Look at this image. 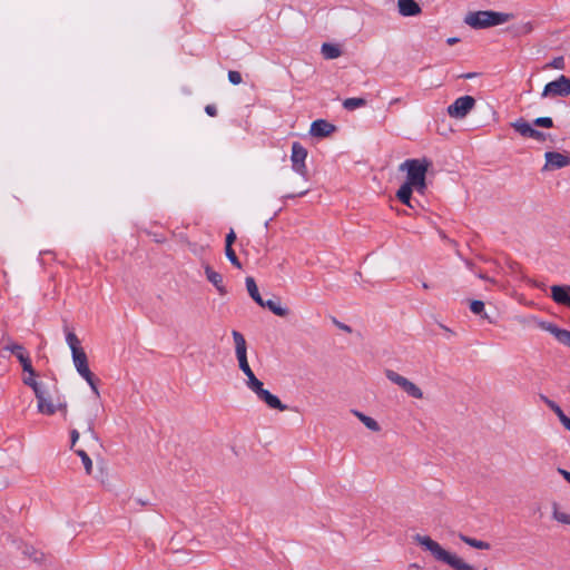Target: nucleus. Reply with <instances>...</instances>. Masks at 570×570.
<instances>
[{
	"label": "nucleus",
	"instance_id": "obj_1",
	"mask_svg": "<svg viewBox=\"0 0 570 570\" xmlns=\"http://www.w3.org/2000/svg\"><path fill=\"white\" fill-rule=\"evenodd\" d=\"M432 165L428 158H412L406 159L400 165L401 171H406L405 185L414 188L420 194H424L426 189V173Z\"/></svg>",
	"mask_w": 570,
	"mask_h": 570
},
{
	"label": "nucleus",
	"instance_id": "obj_2",
	"mask_svg": "<svg viewBox=\"0 0 570 570\" xmlns=\"http://www.w3.org/2000/svg\"><path fill=\"white\" fill-rule=\"evenodd\" d=\"M514 18L513 13L492 10L471 11L464 17V22L473 29H487L503 24Z\"/></svg>",
	"mask_w": 570,
	"mask_h": 570
},
{
	"label": "nucleus",
	"instance_id": "obj_3",
	"mask_svg": "<svg viewBox=\"0 0 570 570\" xmlns=\"http://www.w3.org/2000/svg\"><path fill=\"white\" fill-rule=\"evenodd\" d=\"M232 336L235 343V354L238 361L239 368L249 377L254 375L248 361H247V345L244 335L238 331H233Z\"/></svg>",
	"mask_w": 570,
	"mask_h": 570
},
{
	"label": "nucleus",
	"instance_id": "obj_4",
	"mask_svg": "<svg viewBox=\"0 0 570 570\" xmlns=\"http://www.w3.org/2000/svg\"><path fill=\"white\" fill-rule=\"evenodd\" d=\"M414 540L425 551H429L435 560L441 561L443 563L446 562L451 554L449 551L444 550L440 546V543L431 539L429 535L415 534Z\"/></svg>",
	"mask_w": 570,
	"mask_h": 570
},
{
	"label": "nucleus",
	"instance_id": "obj_5",
	"mask_svg": "<svg viewBox=\"0 0 570 570\" xmlns=\"http://www.w3.org/2000/svg\"><path fill=\"white\" fill-rule=\"evenodd\" d=\"M568 96H570V78L564 75H561L556 80L548 82L541 94L542 98Z\"/></svg>",
	"mask_w": 570,
	"mask_h": 570
},
{
	"label": "nucleus",
	"instance_id": "obj_6",
	"mask_svg": "<svg viewBox=\"0 0 570 570\" xmlns=\"http://www.w3.org/2000/svg\"><path fill=\"white\" fill-rule=\"evenodd\" d=\"M306 158L307 149L301 142L294 141L291 153L292 169L305 179L307 178Z\"/></svg>",
	"mask_w": 570,
	"mask_h": 570
},
{
	"label": "nucleus",
	"instance_id": "obj_7",
	"mask_svg": "<svg viewBox=\"0 0 570 570\" xmlns=\"http://www.w3.org/2000/svg\"><path fill=\"white\" fill-rule=\"evenodd\" d=\"M475 106V99L472 96H462L454 100L448 107V115L455 119L464 118Z\"/></svg>",
	"mask_w": 570,
	"mask_h": 570
},
{
	"label": "nucleus",
	"instance_id": "obj_8",
	"mask_svg": "<svg viewBox=\"0 0 570 570\" xmlns=\"http://www.w3.org/2000/svg\"><path fill=\"white\" fill-rule=\"evenodd\" d=\"M512 128L523 137L532 138L538 141H544L547 135L533 128L534 125L525 121L523 118L517 119L511 124Z\"/></svg>",
	"mask_w": 570,
	"mask_h": 570
},
{
	"label": "nucleus",
	"instance_id": "obj_9",
	"mask_svg": "<svg viewBox=\"0 0 570 570\" xmlns=\"http://www.w3.org/2000/svg\"><path fill=\"white\" fill-rule=\"evenodd\" d=\"M4 348L7 351H10L13 355H16L24 372L31 374V376L36 375L29 354L27 353L22 345L12 343L10 345H7Z\"/></svg>",
	"mask_w": 570,
	"mask_h": 570
},
{
	"label": "nucleus",
	"instance_id": "obj_10",
	"mask_svg": "<svg viewBox=\"0 0 570 570\" xmlns=\"http://www.w3.org/2000/svg\"><path fill=\"white\" fill-rule=\"evenodd\" d=\"M544 170L560 169L570 165V156L557 151H547L544 154Z\"/></svg>",
	"mask_w": 570,
	"mask_h": 570
},
{
	"label": "nucleus",
	"instance_id": "obj_11",
	"mask_svg": "<svg viewBox=\"0 0 570 570\" xmlns=\"http://www.w3.org/2000/svg\"><path fill=\"white\" fill-rule=\"evenodd\" d=\"M538 325L541 330L552 334L558 340V342L570 347V331L560 328L553 323L543 321L538 322Z\"/></svg>",
	"mask_w": 570,
	"mask_h": 570
},
{
	"label": "nucleus",
	"instance_id": "obj_12",
	"mask_svg": "<svg viewBox=\"0 0 570 570\" xmlns=\"http://www.w3.org/2000/svg\"><path fill=\"white\" fill-rule=\"evenodd\" d=\"M336 130V127L325 119L314 120L311 125L309 134L313 137L324 138L328 137Z\"/></svg>",
	"mask_w": 570,
	"mask_h": 570
},
{
	"label": "nucleus",
	"instance_id": "obj_13",
	"mask_svg": "<svg viewBox=\"0 0 570 570\" xmlns=\"http://www.w3.org/2000/svg\"><path fill=\"white\" fill-rule=\"evenodd\" d=\"M73 365L78 372V374L82 379H88L91 371L88 365V358L83 350L81 351H75V353L71 354Z\"/></svg>",
	"mask_w": 570,
	"mask_h": 570
},
{
	"label": "nucleus",
	"instance_id": "obj_14",
	"mask_svg": "<svg viewBox=\"0 0 570 570\" xmlns=\"http://www.w3.org/2000/svg\"><path fill=\"white\" fill-rule=\"evenodd\" d=\"M551 297L557 304L570 307V285L551 286Z\"/></svg>",
	"mask_w": 570,
	"mask_h": 570
},
{
	"label": "nucleus",
	"instance_id": "obj_15",
	"mask_svg": "<svg viewBox=\"0 0 570 570\" xmlns=\"http://www.w3.org/2000/svg\"><path fill=\"white\" fill-rule=\"evenodd\" d=\"M399 13L403 17H415L421 13L420 4L414 0H397Z\"/></svg>",
	"mask_w": 570,
	"mask_h": 570
},
{
	"label": "nucleus",
	"instance_id": "obj_16",
	"mask_svg": "<svg viewBox=\"0 0 570 570\" xmlns=\"http://www.w3.org/2000/svg\"><path fill=\"white\" fill-rule=\"evenodd\" d=\"M256 395L261 401L265 402L267 406H269L271 409H276L279 411L287 410V405L283 404L276 395L272 394L269 391L265 389L261 390Z\"/></svg>",
	"mask_w": 570,
	"mask_h": 570
},
{
	"label": "nucleus",
	"instance_id": "obj_17",
	"mask_svg": "<svg viewBox=\"0 0 570 570\" xmlns=\"http://www.w3.org/2000/svg\"><path fill=\"white\" fill-rule=\"evenodd\" d=\"M205 275L208 282H210L216 287L220 295H225L227 293L223 276L215 272L209 265L205 266Z\"/></svg>",
	"mask_w": 570,
	"mask_h": 570
},
{
	"label": "nucleus",
	"instance_id": "obj_18",
	"mask_svg": "<svg viewBox=\"0 0 570 570\" xmlns=\"http://www.w3.org/2000/svg\"><path fill=\"white\" fill-rule=\"evenodd\" d=\"M259 306L268 308L272 313L281 317H285L289 313L288 308L283 307L278 299H263V304H259Z\"/></svg>",
	"mask_w": 570,
	"mask_h": 570
},
{
	"label": "nucleus",
	"instance_id": "obj_19",
	"mask_svg": "<svg viewBox=\"0 0 570 570\" xmlns=\"http://www.w3.org/2000/svg\"><path fill=\"white\" fill-rule=\"evenodd\" d=\"M36 397L38 400L39 412L47 415H52L56 412V406L46 397V391H42V393L38 394Z\"/></svg>",
	"mask_w": 570,
	"mask_h": 570
},
{
	"label": "nucleus",
	"instance_id": "obj_20",
	"mask_svg": "<svg viewBox=\"0 0 570 570\" xmlns=\"http://www.w3.org/2000/svg\"><path fill=\"white\" fill-rule=\"evenodd\" d=\"M414 188L403 184L400 189L396 193V197L401 203L409 206L410 208H414V205L412 204V191Z\"/></svg>",
	"mask_w": 570,
	"mask_h": 570
},
{
	"label": "nucleus",
	"instance_id": "obj_21",
	"mask_svg": "<svg viewBox=\"0 0 570 570\" xmlns=\"http://www.w3.org/2000/svg\"><path fill=\"white\" fill-rule=\"evenodd\" d=\"M321 52L327 60L336 59L342 55V50L338 46L328 42L322 45Z\"/></svg>",
	"mask_w": 570,
	"mask_h": 570
},
{
	"label": "nucleus",
	"instance_id": "obj_22",
	"mask_svg": "<svg viewBox=\"0 0 570 570\" xmlns=\"http://www.w3.org/2000/svg\"><path fill=\"white\" fill-rule=\"evenodd\" d=\"M246 288L249 294V296L259 305L263 304V297L261 296L258 292V287L256 285V282L253 277L248 276L245 279Z\"/></svg>",
	"mask_w": 570,
	"mask_h": 570
},
{
	"label": "nucleus",
	"instance_id": "obj_23",
	"mask_svg": "<svg viewBox=\"0 0 570 570\" xmlns=\"http://www.w3.org/2000/svg\"><path fill=\"white\" fill-rule=\"evenodd\" d=\"M352 413L371 431L377 432L380 431V424L373 419L364 413L353 410Z\"/></svg>",
	"mask_w": 570,
	"mask_h": 570
},
{
	"label": "nucleus",
	"instance_id": "obj_24",
	"mask_svg": "<svg viewBox=\"0 0 570 570\" xmlns=\"http://www.w3.org/2000/svg\"><path fill=\"white\" fill-rule=\"evenodd\" d=\"M445 564L450 566L454 570H474L473 566L464 562L462 559L452 553L450 554Z\"/></svg>",
	"mask_w": 570,
	"mask_h": 570
},
{
	"label": "nucleus",
	"instance_id": "obj_25",
	"mask_svg": "<svg viewBox=\"0 0 570 570\" xmlns=\"http://www.w3.org/2000/svg\"><path fill=\"white\" fill-rule=\"evenodd\" d=\"M459 537L465 544H468L472 548L480 549V550H489L491 548L490 543H488L485 541L478 540V539H474V538H471V537H468L464 534H460Z\"/></svg>",
	"mask_w": 570,
	"mask_h": 570
},
{
	"label": "nucleus",
	"instance_id": "obj_26",
	"mask_svg": "<svg viewBox=\"0 0 570 570\" xmlns=\"http://www.w3.org/2000/svg\"><path fill=\"white\" fill-rule=\"evenodd\" d=\"M385 376L394 384L399 385L402 390L406 387L409 384V380L399 373L394 372L393 370H386Z\"/></svg>",
	"mask_w": 570,
	"mask_h": 570
},
{
	"label": "nucleus",
	"instance_id": "obj_27",
	"mask_svg": "<svg viewBox=\"0 0 570 570\" xmlns=\"http://www.w3.org/2000/svg\"><path fill=\"white\" fill-rule=\"evenodd\" d=\"M385 376L394 384L399 385L402 390L406 387L409 384V380L399 373L394 372L393 370H386Z\"/></svg>",
	"mask_w": 570,
	"mask_h": 570
},
{
	"label": "nucleus",
	"instance_id": "obj_28",
	"mask_svg": "<svg viewBox=\"0 0 570 570\" xmlns=\"http://www.w3.org/2000/svg\"><path fill=\"white\" fill-rule=\"evenodd\" d=\"M385 376L394 384L399 385L402 390L406 387L409 384V380L399 373L394 372L393 370H386Z\"/></svg>",
	"mask_w": 570,
	"mask_h": 570
},
{
	"label": "nucleus",
	"instance_id": "obj_29",
	"mask_svg": "<svg viewBox=\"0 0 570 570\" xmlns=\"http://www.w3.org/2000/svg\"><path fill=\"white\" fill-rule=\"evenodd\" d=\"M385 376L394 384L399 385L402 390L406 387L409 384V380L399 373L394 372L393 370H386Z\"/></svg>",
	"mask_w": 570,
	"mask_h": 570
},
{
	"label": "nucleus",
	"instance_id": "obj_30",
	"mask_svg": "<svg viewBox=\"0 0 570 570\" xmlns=\"http://www.w3.org/2000/svg\"><path fill=\"white\" fill-rule=\"evenodd\" d=\"M365 105H366V100L364 98H361V97L346 98L343 101V107L346 110H350V111H353L355 109L362 108Z\"/></svg>",
	"mask_w": 570,
	"mask_h": 570
},
{
	"label": "nucleus",
	"instance_id": "obj_31",
	"mask_svg": "<svg viewBox=\"0 0 570 570\" xmlns=\"http://www.w3.org/2000/svg\"><path fill=\"white\" fill-rule=\"evenodd\" d=\"M66 342L71 350V354L75 353V351L82 350L80 346V341L78 340L77 335L71 331L66 332Z\"/></svg>",
	"mask_w": 570,
	"mask_h": 570
},
{
	"label": "nucleus",
	"instance_id": "obj_32",
	"mask_svg": "<svg viewBox=\"0 0 570 570\" xmlns=\"http://www.w3.org/2000/svg\"><path fill=\"white\" fill-rule=\"evenodd\" d=\"M76 454L81 459L86 473L90 475L92 472V461L90 456L83 450H76Z\"/></svg>",
	"mask_w": 570,
	"mask_h": 570
},
{
	"label": "nucleus",
	"instance_id": "obj_33",
	"mask_svg": "<svg viewBox=\"0 0 570 570\" xmlns=\"http://www.w3.org/2000/svg\"><path fill=\"white\" fill-rule=\"evenodd\" d=\"M552 517L560 523L570 524V513L559 511L556 503L553 504Z\"/></svg>",
	"mask_w": 570,
	"mask_h": 570
},
{
	"label": "nucleus",
	"instance_id": "obj_34",
	"mask_svg": "<svg viewBox=\"0 0 570 570\" xmlns=\"http://www.w3.org/2000/svg\"><path fill=\"white\" fill-rule=\"evenodd\" d=\"M23 383H24L26 385L30 386V387L33 390V392H35L36 396H37L38 394H41V393H42V391H45V390H43V387H42V384H41V383H38V382L35 380V376H31V374H29V376H28V377H26V379L23 380Z\"/></svg>",
	"mask_w": 570,
	"mask_h": 570
},
{
	"label": "nucleus",
	"instance_id": "obj_35",
	"mask_svg": "<svg viewBox=\"0 0 570 570\" xmlns=\"http://www.w3.org/2000/svg\"><path fill=\"white\" fill-rule=\"evenodd\" d=\"M246 385L255 394H257L261 390L264 389L263 383L255 376V374L247 377Z\"/></svg>",
	"mask_w": 570,
	"mask_h": 570
},
{
	"label": "nucleus",
	"instance_id": "obj_36",
	"mask_svg": "<svg viewBox=\"0 0 570 570\" xmlns=\"http://www.w3.org/2000/svg\"><path fill=\"white\" fill-rule=\"evenodd\" d=\"M470 309L473 314L480 315L483 318H488V315L484 313V303L482 301H472L470 304Z\"/></svg>",
	"mask_w": 570,
	"mask_h": 570
},
{
	"label": "nucleus",
	"instance_id": "obj_37",
	"mask_svg": "<svg viewBox=\"0 0 570 570\" xmlns=\"http://www.w3.org/2000/svg\"><path fill=\"white\" fill-rule=\"evenodd\" d=\"M403 391L406 392L410 396H412L414 399L423 397L422 390L411 381L409 382V384L406 385V387Z\"/></svg>",
	"mask_w": 570,
	"mask_h": 570
},
{
	"label": "nucleus",
	"instance_id": "obj_38",
	"mask_svg": "<svg viewBox=\"0 0 570 570\" xmlns=\"http://www.w3.org/2000/svg\"><path fill=\"white\" fill-rule=\"evenodd\" d=\"M225 255L233 266H235L236 268H242V264L238 257L236 256V253L233 249V247H225Z\"/></svg>",
	"mask_w": 570,
	"mask_h": 570
},
{
	"label": "nucleus",
	"instance_id": "obj_39",
	"mask_svg": "<svg viewBox=\"0 0 570 570\" xmlns=\"http://www.w3.org/2000/svg\"><path fill=\"white\" fill-rule=\"evenodd\" d=\"M532 125L543 128H552L553 120L550 117H539L533 120Z\"/></svg>",
	"mask_w": 570,
	"mask_h": 570
},
{
	"label": "nucleus",
	"instance_id": "obj_40",
	"mask_svg": "<svg viewBox=\"0 0 570 570\" xmlns=\"http://www.w3.org/2000/svg\"><path fill=\"white\" fill-rule=\"evenodd\" d=\"M547 67L553 68V69H564L563 57L560 56V57L553 58L552 61L547 65Z\"/></svg>",
	"mask_w": 570,
	"mask_h": 570
},
{
	"label": "nucleus",
	"instance_id": "obj_41",
	"mask_svg": "<svg viewBox=\"0 0 570 570\" xmlns=\"http://www.w3.org/2000/svg\"><path fill=\"white\" fill-rule=\"evenodd\" d=\"M90 386L91 391L95 393V395L97 397H99V390H98V386H97V382H96V379H95V375L92 373H90V375L88 376V379H83Z\"/></svg>",
	"mask_w": 570,
	"mask_h": 570
},
{
	"label": "nucleus",
	"instance_id": "obj_42",
	"mask_svg": "<svg viewBox=\"0 0 570 570\" xmlns=\"http://www.w3.org/2000/svg\"><path fill=\"white\" fill-rule=\"evenodd\" d=\"M228 80L233 85H239L242 82V75L238 71L229 70L228 71Z\"/></svg>",
	"mask_w": 570,
	"mask_h": 570
},
{
	"label": "nucleus",
	"instance_id": "obj_43",
	"mask_svg": "<svg viewBox=\"0 0 570 570\" xmlns=\"http://www.w3.org/2000/svg\"><path fill=\"white\" fill-rule=\"evenodd\" d=\"M546 402H547L548 406L556 413L558 419H560V415H564V412L556 402L550 401V400H546Z\"/></svg>",
	"mask_w": 570,
	"mask_h": 570
},
{
	"label": "nucleus",
	"instance_id": "obj_44",
	"mask_svg": "<svg viewBox=\"0 0 570 570\" xmlns=\"http://www.w3.org/2000/svg\"><path fill=\"white\" fill-rule=\"evenodd\" d=\"M236 239V234L233 229L229 230V233L226 235L225 238V247H232L234 242Z\"/></svg>",
	"mask_w": 570,
	"mask_h": 570
},
{
	"label": "nucleus",
	"instance_id": "obj_45",
	"mask_svg": "<svg viewBox=\"0 0 570 570\" xmlns=\"http://www.w3.org/2000/svg\"><path fill=\"white\" fill-rule=\"evenodd\" d=\"M26 553H28L36 562H41L43 559V553L35 551L32 549V553L29 551V549L26 550Z\"/></svg>",
	"mask_w": 570,
	"mask_h": 570
},
{
	"label": "nucleus",
	"instance_id": "obj_46",
	"mask_svg": "<svg viewBox=\"0 0 570 570\" xmlns=\"http://www.w3.org/2000/svg\"><path fill=\"white\" fill-rule=\"evenodd\" d=\"M205 111L208 116L214 117L217 115V108L214 105H207Z\"/></svg>",
	"mask_w": 570,
	"mask_h": 570
},
{
	"label": "nucleus",
	"instance_id": "obj_47",
	"mask_svg": "<svg viewBox=\"0 0 570 570\" xmlns=\"http://www.w3.org/2000/svg\"><path fill=\"white\" fill-rule=\"evenodd\" d=\"M559 421L564 426V429H567L568 431L570 430V419L566 414L564 415H560Z\"/></svg>",
	"mask_w": 570,
	"mask_h": 570
},
{
	"label": "nucleus",
	"instance_id": "obj_48",
	"mask_svg": "<svg viewBox=\"0 0 570 570\" xmlns=\"http://www.w3.org/2000/svg\"><path fill=\"white\" fill-rule=\"evenodd\" d=\"M335 324L337 325V327L346 333H351L352 332V328L351 326L344 324V323H341V322H337L335 321Z\"/></svg>",
	"mask_w": 570,
	"mask_h": 570
},
{
	"label": "nucleus",
	"instance_id": "obj_49",
	"mask_svg": "<svg viewBox=\"0 0 570 570\" xmlns=\"http://www.w3.org/2000/svg\"><path fill=\"white\" fill-rule=\"evenodd\" d=\"M87 431L90 433V435L95 439V440H98V436L94 430V422L92 420L89 421L88 423V428H87Z\"/></svg>",
	"mask_w": 570,
	"mask_h": 570
},
{
	"label": "nucleus",
	"instance_id": "obj_50",
	"mask_svg": "<svg viewBox=\"0 0 570 570\" xmlns=\"http://www.w3.org/2000/svg\"><path fill=\"white\" fill-rule=\"evenodd\" d=\"M70 438H71V446H73L79 439V432L77 430H71Z\"/></svg>",
	"mask_w": 570,
	"mask_h": 570
},
{
	"label": "nucleus",
	"instance_id": "obj_51",
	"mask_svg": "<svg viewBox=\"0 0 570 570\" xmlns=\"http://www.w3.org/2000/svg\"><path fill=\"white\" fill-rule=\"evenodd\" d=\"M558 472L570 483V472L569 471L559 468Z\"/></svg>",
	"mask_w": 570,
	"mask_h": 570
},
{
	"label": "nucleus",
	"instance_id": "obj_52",
	"mask_svg": "<svg viewBox=\"0 0 570 570\" xmlns=\"http://www.w3.org/2000/svg\"><path fill=\"white\" fill-rule=\"evenodd\" d=\"M307 189L306 190H303V191H299L297 194H289L287 196H285L286 198H294V197H302V196H305L307 194Z\"/></svg>",
	"mask_w": 570,
	"mask_h": 570
},
{
	"label": "nucleus",
	"instance_id": "obj_53",
	"mask_svg": "<svg viewBox=\"0 0 570 570\" xmlns=\"http://www.w3.org/2000/svg\"><path fill=\"white\" fill-rule=\"evenodd\" d=\"M479 278L484 279L487 282H491L492 284H495V281L493 278L488 277L485 274L479 273L476 274Z\"/></svg>",
	"mask_w": 570,
	"mask_h": 570
},
{
	"label": "nucleus",
	"instance_id": "obj_54",
	"mask_svg": "<svg viewBox=\"0 0 570 570\" xmlns=\"http://www.w3.org/2000/svg\"><path fill=\"white\" fill-rule=\"evenodd\" d=\"M448 45L452 46V45H455L456 42H459V38L456 37H451L446 40Z\"/></svg>",
	"mask_w": 570,
	"mask_h": 570
},
{
	"label": "nucleus",
	"instance_id": "obj_55",
	"mask_svg": "<svg viewBox=\"0 0 570 570\" xmlns=\"http://www.w3.org/2000/svg\"><path fill=\"white\" fill-rule=\"evenodd\" d=\"M510 268L513 273H515L519 269V265L517 263H513L510 265Z\"/></svg>",
	"mask_w": 570,
	"mask_h": 570
},
{
	"label": "nucleus",
	"instance_id": "obj_56",
	"mask_svg": "<svg viewBox=\"0 0 570 570\" xmlns=\"http://www.w3.org/2000/svg\"><path fill=\"white\" fill-rule=\"evenodd\" d=\"M135 502L140 504V505H146L147 504V502L141 500V499H136Z\"/></svg>",
	"mask_w": 570,
	"mask_h": 570
},
{
	"label": "nucleus",
	"instance_id": "obj_57",
	"mask_svg": "<svg viewBox=\"0 0 570 570\" xmlns=\"http://www.w3.org/2000/svg\"><path fill=\"white\" fill-rule=\"evenodd\" d=\"M400 101V98H394L390 101V106L397 104Z\"/></svg>",
	"mask_w": 570,
	"mask_h": 570
},
{
	"label": "nucleus",
	"instance_id": "obj_58",
	"mask_svg": "<svg viewBox=\"0 0 570 570\" xmlns=\"http://www.w3.org/2000/svg\"><path fill=\"white\" fill-rule=\"evenodd\" d=\"M463 77H464V78H466V79H471V78H473V77H474V73H466V75H464Z\"/></svg>",
	"mask_w": 570,
	"mask_h": 570
},
{
	"label": "nucleus",
	"instance_id": "obj_59",
	"mask_svg": "<svg viewBox=\"0 0 570 570\" xmlns=\"http://www.w3.org/2000/svg\"><path fill=\"white\" fill-rule=\"evenodd\" d=\"M422 287H423L424 289L430 288L429 284H428V283H425V282H423V283H422Z\"/></svg>",
	"mask_w": 570,
	"mask_h": 570
},
{
	"label": "nucleus",
	"instance_id": "obj_60",
	"mask_svg": "<svg viewBox=\"0 0 570 570\" xmlns=\"http://www.w3.org/2000/svg\"><path fill=\"white\" fill-rule=\"evenodd\" d=\"M60 407H62L63 410H66V409H67V405H66V404H63V405H60Z\"/></svg>",
	"mask_w": 570,
	"mask_h": 570
},
{
	"label": "nucleus",
	"instance_id": "obj_61",
	"mask_svg": "<svg viewBox=\"0 0 570 570\" xmlns=\"http://www.w3.org/2000/svg\"><path fill=\"white\" fill-rule=\"evenodd\" d=\"M569 432H570V429H569Z\"/></svg>",
	"mask_w": 570,
	"mask_h": 570
},
{
	"label": "nucleus",
	"instance_id": "obj_62",
	"mask_svg": "<svg viewBox=\"0 0 570 570\" xmlns=\"http://www.w3.org/2000/svg\"><path fill=\"white\" fill-rule=\"evenodd\" d=\"M484 570H488V569H484Z\"/></svg>",
	"mask_w": 570,
	"mask_h": 570
}]
</instances>
